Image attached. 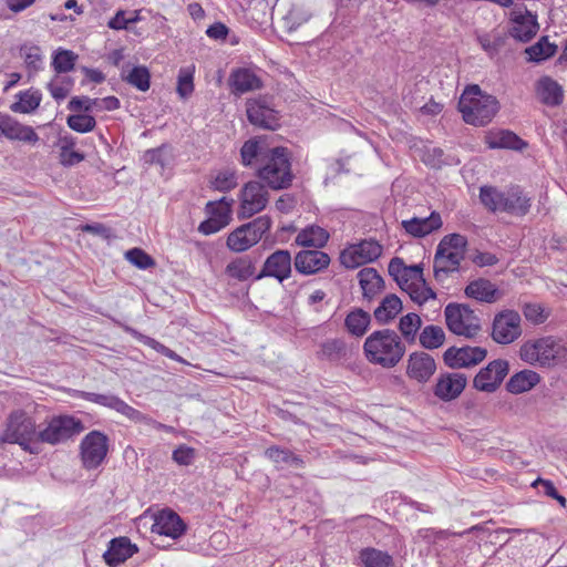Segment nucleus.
<instances>
[{
	"mask_svg": "<svg viewBox=\"0 0 567 567\" xmlns=\"http://www.w3.org/2000/svg\"><path fill=\"white\" fill-rule=\"evenodd\" d=\"M522 332V318L517 311L504 309L494 316L491 337L496 343H513Z\"/></svg>",
	"mask_w": 567,
	"mask_h": 567,
	"instance_id": "10",
	"label": "nucleus"
},
{
	"mask_svg": "<svg viewBox=\"0 0 567 567\" xmlns=\"http://www.w3.org/2000/svg\"><path fill=\"white\" fill-rule=\"evenodd\" d=\"M487 351L482 347H451L443 354L444 362L452 369L471 368L486 358Z\"/></svg>",
	"mask_w": 567,
	"mask_h": 567,
	"instance_id": "15",
	"label": "nucleus"
},
{
	"mask_svg": "<svg viewBox=\"0 0 567 567\" xmlns=\"http://www.w3.org/2000/svg\"><path fill=\"white\" fill-rule=\"evenodd\" d=\"M419 341L424 349L434 350L444 344L445 332L442 327L430 324L422 329Z\"/></svg>",
	"mask_w": 567,
	"mask_h": 567,
	"instance_id": "43",
	"label": "nucleus"
},
{
	"mask_svg": "<svg viewBox=\"0 0 567 567\" xmlns=\"http://www.w3.org/2000/svg\"><path fill=\"white\" fill-rule=\"evenodd\" d=\"M132 333L135 336V338L137 340H140L143 344L154 349L155 351H157L158 353L172 359V360H175V361H178V362H183L184 360L176 353L174 352L173 350H171L169 348L165 347L164 344L159 343L158 341H156L155 339L151 338V337H147V336H144L142 333H138L137 331L135 330H132Z\"/></svg>",
	"mask_w": 567,
	"mask_h": 567,
	"instance_id": "56",
	"label": "nucleus"
},
{
	"mask_svg": "<svg viewBox=\"0 0 567 567\" xmlns=\"http://www.w3.org/2000/svg\"><path fill=\"white\" fill-rule=\"evenodd\" d=\"M442 218L441 215L436 212H432L429 217L417 218L413 217L409 220H403L401 223L403 229L411 236L422 238L434 230H437L442 227Z\"/></svg>",
	"mask_w": 567,
	"mask_h": 567,
	"instance_id": "27",
	"label": "nucleus"
},
{
	"mask_svg": "<svg viewBox=\"0 0 567 567\" xmlns=\"http://www.w3.org/2000/svg\"><path fill=\"white\" fill-rule=\"evenodd\" d=\"M38 434L34 420L23 411H14L8 419L1 441L19 444L24 451L32 452L30 444L39 442Z\"/></svg>",
	"mask_w": 567,
	"mask_h": 567,
	"instance_id": "7",
	"label": "nucleus"
},
{
	"mask_svg": "<svg viewBox=\"0 0 567 567\" xmlns=\"http://www.w3.org/2000/svg\"><path fill=\"white\" fill-rule=\"evenodd\" d=\"M262 140L250 138L240 148V161L245 167L258 168L264 163V157L270 153Z\"/></svg>",
	"mask_w": 567,
	"mask_h": 567,
	"instance_id": "28",
	"label": "nucleus"
},
{
	"mask_svg": "<svg viewBox=\"0 0 567 567\" xmlns=\"http://www.w3.org/2000/svg\"><path fill=\"white\" fill-rule=\"evenodd\" d=\"M257 176L275 190L288 188L293 179L290 154L288 148L272 147L264 157V163L257 171Z\"/></svg>",
	"mask_w": 567,
	"mask_h": 567,
	"instance_id": "5",
	"label": "nucleus"
},
{
	"mask_svg": "<svg viewBox=\"0 0 567 567\" xmlns=\"http://www.w3.org/2000/svg\"><path fill=\"white\" fill-rule=\"evenodd\" d=\"M20 53L24 59L29 76H33L43 69V55L40 47L34 44H23Z\"/></svg>",
	"mask_w": 567,
	"mask_h": 567,
	"instance_id": "41",
	"label": "nucleus"
},
{
	"mask_svg": "<svg viewBox=\"0 0 567 567\" xmlns=\"http://www.w3.org/2000/svg\"><path fill=\"white\" fill-rule=\"evenodd\" d=\"M467 378L463 373L454 372L442 375L435 385L434 394L444 401L457 398L465 389Z\"/></svg>",
	"mask_w": 567,
	"mask_h": 567,
	"instance_id": "24",
	"label": "nucleus"
},
{
	"mask_svg": "<svg viewBox=\"0 0 567 567\" xmlns=\"http://www.w3.org/2000/svg\"><path fill=\"white\" fill-rule=\"evenodd\" d=\"M269 202L267 188L258 181H250L240 190V210L238 216L249 218L266 208Z\"/></svg>",
	"mask_w": 567,
	"mask_h": 567,
	"instance_id": "13",
	"label": "nucleus"
},
{
	"mask_svg": "<svg viewBox=\"0 0 567 567\" xmlns=\"http://www.w3.org/2000/svg\"><path fill=\"white\" fill-rule=\"evenodd\" d=\"M171 157V151L166 145H163L158 148L148 150L144 155L146 163L157 164L162 167H165L169 163Z\"/></svg>",
	"mask_w": 567,
	"mask_h": 567,
	"instance_id": "59",
	"label": "nucleus"
},
{
	"mask_svg": "<svg viewBox=\"0 0 567 567\" xmlns=\"http://www.w3.org/2000/svg\"><path fill=\"white\" fill-rule=\"evenodd\" d=\"M109 452V437L100 431H91L81 441L80 456L83 467L94 470L105 460Z\"/></svg>",
	"mask_w": 567,
	"mask_h": 567,
	"instance_id": "11",
	"label": "nucleus"
},
{
	"mask_svg": "<svg viewBox=\"0 0 567 567\" xmlns=\"http://www.w3.org/2000/svg\"><path fill=\"white\" fill-rule=\"evenodd\" d=\"M0 132L9 140H17L28 143H37L38 134L31 126L23 125L8 114L0 113Z\"/></svg>",
	"mask_w": 567,
	"mask_h": 567,
	"instance_id": "23",
	"label": "nucleus"
},
{
	"mask_svg": "<svg viewBox=\"0 0 567 567\" xmlns=\"http://www.w3.org/2000/svg\"><path fill=\"white\" fill-rule=\"evenodd\" d=\"M499 109L495 96L484 93L478 85L467 86L460 100L458 111L471 125L483 126L492 121Z\"/></svg>",
	"mask_w": 567,
	"mask_h": 567,
	"instance_id": "3",
	"label": "nucleus"
},
{
	"mask_svg": "<svg viewBox=\"0 0 567 567\" xmlns=\"http://www.w3.org/2000/svg\"><path fill=\"white\" fill-rule=\"evenodd\" d=\"M123 79L142 92L150 89L151 74L146 66H134L125 76H123Z\"/></svg>",
	"mask_w": 567,
	"mask_h": 567,
	"instance_id": "50",
	"label": "nucleus"
},
{
	"mask_svg": "<svg viewBox=\"0 0 567 567\" xmlns=\"http://www.w3.org/2000/svg\"><path fill=\"white\" fill-rule=\"evenodd\" d=\"M382 254V246L374 239H364L350 245L340 255V262L350 269L377 260Z\"/></svg>",
	"mask_w": 567,
	"mask_h": 567,
	"instance_id": "12",
	"label": "nucleus"
},
{
	"mask_svg": "<svg viewBox=\"0 0 567 567\" xmlns=\"http://www.w3.org/2000/svg\"><path fill=\"white\" fill-rule=\"evenodd\" d=\"M226 274L237 280L244 281L255 274V265L248 256L239 257L226 266Z\"/></svg>",
	"mask_w": 567,
	"mask_h": 567,
	"instance_id": "39",
	"label": "nucleus"
},
{
	"mask_svg": "<svg viewBox=\"0 0 567 567\" xmlns=\"http://www.w3.org/2000/svg\"><path fill=\"white\" fill-rule=\"evenodd\" d=\"M152 532L177 539L186 532V524L177 513L166 508L154 515Z\"/></svg>",
	"mask_w": 567,
	"mask_h": 567,
	"instance_id": "18",
	"label": "nucleus"
},
{
	"mask_svg": "<svg viewBox=\"0 0 567 567\" xmlns=\"http://www.w3.org/2000/svg\"><path fill=\"white\" fill-rule=\"evenodd\" d=\"M83 430L82 421L74 416H54L44 429L39 431L38 440L39 442L55 445L80 434Z\"/></svg>",
	"mask_w": 567,
	"mask_h": 567,
	"instance_id": "9",
	"label": "nucleus"
},
{
	"mask_svg": "<svg viewBox=\"0 0 567 567\" xmlns=\"http://www.w3.org/2000/svg\"><path fill=\"white\" fill-rule=\"evenodd\" d=\"M233 199L223 197L216 202H208L206 205V213L208 216L217 219L224 226H227L231 220V204Z\"/></svg>",
	"mask_w": 567,
	"mask_h": 567,
	"instance_id": "46",
	"label": "nucleus"
},
{
	"mask_svg": "<svg viewBox=\"0 0 567 567\" xmlns=\"http://www.w3.org/2000/svg\"><path fill=\"white\" fill-rule=\"evenodd\" d=\"M136 551V545L128 537H116L109 543L103 558L109 566L116 567L131 558Z\"/></svg>",
	"mask_w": 567,
	"mask_h": 567,
	"instance_id": "25",
	"label": "nucleus"
},
{
	"mask_svg": "<svg viewBox=\"0 0 567 567\" xmlns=\"http://www.w3.org/2000/svg\"><path fill=\"white\" fill-rule=\"evenodd\" d=\"M229 84L231 92L235 94H244L261 87L260 79L248 69L233 71L229 76Z\"/></svg>",
	"mask_w": 567,
	"mask_h": 567,
	"instance_id": "30",
	"label": "nucleus"
},
{
	"mask_svg": "<svg viewBox=\"0 0 567 567\" xmlns=\"http://www.w3.org/2000/svg\"><path fill=\"white\" fill-rule=\"evenodd\" d=\"M536 95L547 106H558L563 103L561 85L550 76H542L535 85Z\"/></svg>",
	"mask_w": 567,
	"mask_h": 567,
	"instance_id": "29",
	"label": "nucleus"
},
{
	"mask_svg": "<svg viewBox=\"0 0 567 567\" xmlns=\"http://www.w3.org/2000/svg\"><path fill=\"white\" fill-rule=\"evenodd\" d=\"M509 34L520 42H528L538 31L537 17L528 10L514 9L511 13Z\"/></svg>",
	"mask_w": 567,
	"mask_h": 567,
	"instance_id": "17",
	"label": "nucleus"
},
{
	"mask_svg": "<svg viewBox=\"0 0 567 567\" xmlns=\"http://www.w3.org/2000/svg\"><path fill=\"white\" fill-rule=\"evenodd\" d=\"M436 370V363L432 355L426 352H413L410 354L406 367L409 378L417 382H426Z\"/></svg>",
	"mask_w": 567,
	"mask_h": 567,
	"instance_id": "22",
	"label": "nucleus"
},
{
	"mask_svg": "<svg viewBox=\"0 0 567 567\" xmlns=\"http://www.w3.org/2000/svg\"><path fill=\"white\" fill-rule=\"evenodd\" d=\"M73 85L74 80L71 76L56 73L47 84V89L56 102H61L70 94Z\"/></svg>",
	"mask_w": 567,
	"mask_h": 567,
	"instance_id": "42",
	"label": "nucleus"
},
{
	"mask_svg": "<svg viewBox=\"0 0 567 567\" xmlns=\"http://www.w3.org/2000/svg\"><path fill=\"white\" fill-rule=\"evenodd\" d=\"M68 126L79 133H87L93 131L96 125V121L92 115L89 114H73L66 118Z\"/></svg>",
	"mask_w": 567,
	"mask_h": 567,
	"instance_id": "53",
	"label": "nucleus"
},
{
	"mask_svg": "<svg viewBox=\"0 0 567 567\" xmlns=\"http://www.w3.org/2000/svg\"><path fill=\"white\" fill-rule=\"evenodd\" d=\"M330 264L328 254L318 250H301L295 257V268L302 275H313L327 268Z\"/></svg>",
	"mask_w": 567,
	"mask_h": 567,
	"instance_id": "21",
	"label": "nucleus"
},
{
	"mask_svg": "<svg viewBox=\"0 0 567 567\" xmlns=\"http://www.w3.org/2000/svg\"><path fill=\"white\" fill-rule=\"evenodd\" d=\"M18 101L11 104V111L16 113H31L37 110L41 103L42 94L39 90L29 89L17 94Z\"/></svg>",
	"mask_w": 567,
	"mask_h": 567,
	"instance_id": "38",
	"label": "nucleus"
},
{
	"mask_svg": "<svg viewBox=\"0 0 567 567\" xmlns=\"http://www.w3.org/2000/svg\"><path fill=\"white\" fill-rule=\"evenodd\" d=\"M423 268L421 265L409 266L396 281L402 290H405L410 285H416L423 280Z\"/></svg>",
	"mask_w": 567,
	"mask_h": 567,
	"instance_id": "57",
	"label": "nucleus"
},
{
	"mask_svg": "<svg viewBox=\"0 0 567 567\" xmlns=\"http://www.w3.org/2000/svg\"><path fill=\"white\" fill-rule=\"evenodd\" d=\"M404 291L410 296V298L415 303L420 306L426 302L429 299H435L436 297L433 289L426 285L425 279L421 280L416 285H410V287L406 288Z\"/></svg>",
	"mask_w": 567,
	"mask_h": 567,
	"instance_id": "52",
	"label": "nucleus"
},
{
	"mask_svg": "<svg viewBox=\"0 0 567 567\" xmlns=\"http://www.w3.org/2000/svg\"><path fill=\"white\" fill-rule=\"evenodd\" d=\"M236 173L229 169L221 171L213 181V186L219 192H228L237 186Z\"/></svg>",
	"mask_w": 567,
	"mask_h": 567,
	"instance_id": "58",
	"label": "nucleus"
},
{
	"mask_svg": "<svg viewBox=\"0 0 567 567\" xmlns=\"http://www.w3.org/2000/svg\"><path fill=\"white\" fill-rule=\"evenodd\" d=\"M358 278L362 289V295L368 300H371L383 289V279L374 268L361 269L358 272Z\"/></svg>",
	"mask_w": 567,
	"mask_h": 567,
	"instance_id": "34",
	"label": "nucleus"
},
{
	"mask_svg": "<svg viewBox=\"0 0 567 567\" xmlns=\"http://www.w3.org/2000/svg\"><path fill=\"white\" fill-rule=\"evenodd\" d=\"M271 218L267 215L259 216L252 221L238 227L249 237L254 246L262 238V236L270 229Z\"/></svg>",
	"mask_w": 567,
	"mask_h": 567,
	"instance_id": "44",
	"label": "nucleus"
},
{
	"mask_svg": "<svg viewBox=\"0 0 567 567\" xmlns=\"http://www.w3.org/2000/svg\"><path fill=\"white\" fill-rule=\"evenodd\" d=\"M370 313L361 308L351 310L344 319V327L347 331L354 337L364 336L370 327Z\"/></svg>",
	"mask_w": 567,
	"mask_h": 567,
	"instance_id": "37",
	"label": "nucleus"
},
{
	"mask_svg": "<svg viewBox=\"0 0 567 567\" xmlns=\"http://www.w3.org/2000/svg\"><path fill=\"white\" fill-rule=\"evenodd\" d=\"M246 112L249 122L255 126L276 130L279 125L277 112L268 105L266 100H249Z\"/></svg>",
	"mask_w": 567,
	"mask_h": 567,
	"instance_id": "20",
	"label": "nucleus"
},
{
	"mask_svg": "<svg viewBox=\"0 0 567 567\" xmlns=\"http://www.w3.org/2000/svg\"><path fill=\"white\" fill-rule=\"evenodd\" d=\"M82 398L85 400L110 408L126 416L128 420L134 422H142L146 419V415L128 405L122 399L113 394H100L94 392H83Z\"/></svg>",
	"mask_w": 567,
	"mask_h": 567,
	"instance_id": "19",
	"label": "nucleus"
},
{
	"mask_svg": "<svg viewBox=\"0 0 567 567\" xmlns=\"http://www.w3.org/2000/svg\"><path fill=\"white\" fill-rule=\"evenodd\" d=\"M329 239V233L318 226L310 225L300 230L295 239L296 245L302 247L322 248Z\"/></svg>",
	"mask_w": 567,
	"mask_h": 567,
	"instance_id": "32",
	"label": "nucleus"
},
{
	"mask_svg": "<svg viewBox=\"0 0 567 567\" xmlns=\"http://www.w3.org/2000/svg\"><path fill=\"white\" fill-rule=\"evenodd\" d=\"M444 316L449 330L456 336L472 339L481 331V320L467 305L449 303Z\"/></svg>",
	"mask_w": 567,
	"mask_h": 567,
	"instance_id": "8",
	"label": "nucleus"
},
{
	"mask_svg": "<svg viewBox=\"0 0 567 567\" xmlns=\"http://www.w3.org/2000/svg\"><path fill=\"white\" fill-rule=\"evenodd\" d=\"M311 14L301 9L292 8L286 17L290 30L297 29L310 19Z\"/></svg>",
	"mask_w": 567,
	"mask_h": 567,
	"instance_id": "64",
	"label": "nucleus"
},
{
	"mask_svg": "<svg viewBox=\"0 0 567 567\" xmlns=\"http://www.w3.org/2000/svg\"><path fill=\"white\" fill-rule=\"evenodd\" d=\"M466 297L480 302L494 303L498 301L503 292L491 280L477 278L468 282L464 290Z\"/></svg>",
	"mask_w": 567,
	"mask_h": 567,
	"instance_id": "26",
	"label": "nucleus"
},
{
	"mask_svg": "<svg viewBox=\"0 0 567 567\" xmlns=\"http://www.w3.org/2000/svg\"><path fill=\"white\" fill-rule=\"evenodd\" d=\"M226 245L231 251L235 252L246 251L254 246L249 237H247L244 230L239 228H236L228 235Z\"/></svg>",
	"mask_w": 567,
	"mask_h": 567,
	"instance_id": "54",
	"label": "nucleus"
},
{
	"mask_svg": "<svg viewBox=\"0 0 567 567\" xmlns=\"http://www.w3.org/2000/svg\"><path fill=\"white\" fill-rule=\"evenodd\" d=\"M125 259L137 267L145 270L155 266V260L143 249L132 248L125 252Z\"/></svg>",
	"mask_w": 567,
	"mask_h": 567,
	"instance_id": "55",
	"label": "nucleus"
},
{
	"mask_svg": "<svg viewBox=\"0 0 567 567\" xmlns=\"http://www.w3.org/2000/svg\"><path fill=\"white\" fill-rule=\"evenodd\" d=\"M523 313L526 320L533 324H542L548 318V313L538 303H525L523 307Z\"/></svg>",
	"mask_w": 567,
	"mask_h": 567,
	"instance_id": "60",
	"label": "nucleus"
},
{
	"mask_svg": "<svg viewBox=\"0 0 567 567\" xmlns=\"http://www.w3.org/2000/svg\"><path fill=\"white\" fill-rule=\"evenodd\" d=\"M194 66L182 68L177 76L176 91L182 99H187L194 92Z\"/></svg>",
	"mask_w": 567,
	"mask_h": 567,
	"instance_id": "51",
	"label": "nucleus"
},
{
	"mask_svg": "<svg viewBox=\"0 0 567 567\" xmlns=\"http://www.w3.org/2000/svg\"><path fill=\"white\" fill-rule=\"evenodd\" d=\"M421 326L422 320L420 316L414 312H410L401 317L399 330L406 342L413 343L416 340L417 331Z\"/></svg>",
	"mask_w": 567,
	"mask_h": 567,
	"instance_id": "47",
	"label": "nucleus"
},
{
	"mask_svg": "<svg viewBox=\"0 0 567 567\" xmlns=\"http://www.w3.org/2000/svg\"><path fill=\"white\" fill-rule=\"evenodd\" d=\"M523 361L539 367H554L565 360L567 350L560 340L544 337L526 341L519 350Z\"/></svg>",
	"mask_w": 567,
	"mask_h": 567,
	"instance_id": "6",
	"label": "nucleus"
},
{
	"mask_svg": "<svg viewBox=\"0 0 567 567\" xmlns=\"http://www.w3.org/2000/svg\"><path fill=\"white\" fill-rule=\"evenodd\" d=\"M486 144L488 148H511L520 151L526 147V143L518 137L515 133L506 130H502L498 132H489L486 135Z\"/></svg>",
	"mask_w": 567,
	"mask_h": 567,
	"instance_id": "31",
	"label": "nucleus"
},
{
	"mask_svg": "<svg viewBox=\"0 0 567 567\" xmlns=\"http://www.w3.org/2000/svg\"><path fill=\"white\" fill-rule=\"evenodd\" d=\"M480 199L493 213L501 212L514 216L527 215L532 206V198L519 186H512L506 190L482 186Z\"/></svg>",
	"mask_w": 567,
	"mask_h": 567,
	"instance_id": "2",
	"label": "nucleus"
},
{
	"mask_svg": "<svg viewBox=\"0 0 567 567\" xmlns=\"http://www.w3.org/2000/svg\"><path fill=\"white\" fill-rule=\"evenodd\" d=\"M557 47L548 41L547 37H542L535 44L528 47L525 52L528 60L542 62L555 55Z\"/></svg>",
	"mask_w": 567,
	"mask_h": 567,
	"instance_id": "45",
	"label": "nucleus"
},
{
	"mask_svg": "<svg viewBox=\"0 0 567 567\" xmlns=\"http://www.w3.org/2000/svg\"><path fill=\"white\" fill-rule=\"evenodd\" d=\"M508 373V362L497 359L481 369L473 380V386L482 392L492 393L498 389Z\"/></svg>",
	"mask_w": 567,
	"mask_h": 567,
	"instance_id": "14",
	"label": "nucleus"
},
{
	"mask_svg": "<svg viewBox=\"0 0 567 567\" xmlns=\"http://www.w3.org/2000/svg\"><path fill=\"white\" fill-rule=\"evenodd\" d=\"M540 381V377L533 370H523L511 377L506 389L513 394H520L533 389Z\"/></svg>",
	"mask_w": 567,
	"mask_h": 567,
	"instance_id": "35",
	"label": "nucleus"
},
{
	"mask_svg": "<svg viewBox=\"0 0 567 567\" xmlns=\"http://www.w3.org/2000/svg\"><path fill=\"white\" fill-rule=\"evenodd\" d=\"M363 351L370 363L391 369L402 360L406 348L394 330L381 329L373 331L365 339Z\"/></svg>",
	"mask_w": 567,
	"mask_h": 567,
	"instance_id": "1",
	"label": "nucleus"
},
{
	"mask_svg": "<svg viewBox=\"0 0 567 567\" xmlns=\"http://www.w3.org/2000/svg\"><path fill=\"white\" fill-rule=\"evenodd\" d=\"M78 54L71 50L58 49L52 56V68L55 73H68L74 69Z\"/></svg>",
	"mask_w": 567,
	"mask_h": 567,
	"instance_id": "48",
	"label": "nucleus"
},
{
	"mask_svg": "<svg viewBox=\"0 0 567 567\" xmlns=\"http://www.w3.org/2000/svg\"><path fill=\"white\" fill-rule=\"evenodd\" d=\"M265 455L270 461L277 464L286 463L295 465L296 467H301L303 465V461L298 455H295L289 450L281 449L280 446L277 445L269 446L265 451Z\"/></svg>",
	"mask_w": 567,
	"mask_h": 567,
	"instance_id": "49",
	"label": "nucleus"
},
{
	"mask_svg": "<svg viewBox=\"0 0 567 567\" xmlns=\"http://www.w3.org/2000/svg\"><path fill=\"white\" fill-rule=\"evenodd\" d=\"M68 109L73 112L84 110L90 112L97 110L96 99H90L89 96H74L70 100Z\"/></svg>",
	"mask_w": 567,
	"mask_h": 567,
	"instance_id": "62",
	"label": "nucleus"
},
{
	"mask_svg": "<svg viewBox=\"0 0 567 567\" xmlns=\"http://www.w3.org/2000/svg\"><path fill=\"white\" fill-rule=\"evenodd\" d=\"M291 262L290 252L286 249H278L267 257L256 279L272 277L282 282L291 276Z\"/></svg>",
	"mask_w": 567,
	"mask_h": 567,
	"instance_id": "16",
	"label": "nucleus"
},
{
	"mask_svg": "<svg viewBox=\"0 0 567 567\" xmlns=\"http://www.w3.org/2000/svg\"><path fill=\"white\" fill-rule=\"evenodd\" d=\"M466 247L467 239L461 234H450L440 240L433 259L436 281L443 282L460 270L461 262L465 258Z\"/></svg>",
	"mask_w": 567,
	"mask_h": 567,
	"instance_id": "4",
	"label": "nucleus"
},
{
	"mask_svg": "<svg viewBox=\"0 0 567 567\" xmlns=\"http://www.w3.org/2000/svg\"><path fill=\"white\" fill-rule=\"evenodd\" d=\"M74 143L71 145H62L60 152V162L64 166H73L84 159V155L73 151Z\"/></svg>",
	"mask_w": 567,
	"mask_h": 567,
	"instance_id": "61",
	"label": "nucleus"
},
{
	"mask_svg": "<svg viewBox=\"0 0 567 567\" xmlns=\"http://www.w3.org/2000/svg\"><path fill=\"white\" fill-rule=\"evenodd\" d=\"M403 309L402 301L396 295L385 296L375 308L373 316L380 324L392 321Z\"/></svg>",
	"mask_w": 567,
	"mask_h": 567,
	"instance_id": "33",
	"label": "nucleus"
},
{
	"mask_svg": "<svg viewBox=\"0 0 567 567\" xmlns=\"http://www.w3.org/2000/svg\"><path fill=\"white\" fill-rule=\"evenodd\" d=\"M360 560L363 567H393L391 555L371 547L360 551Z\"/></svg>",
	"mask_w": 567,
	"mask_h": 567,
	"instance_id": "40",
	"label": "nucleus"
},
{
	"mask_svg": "<svg viewBox=\"0 0 567 567\" xmlns=\"http://www.w3.org/2000/svg\"><path fill=\"white\" fill-rule=\"evenodd\" d=\"M350 350L347 342L341 338L328 339L321 343L319 358L340 362L349 358Z\"/></svg>",
	"mask_w": 567,
	"mask_h": 567,
	"instance_id": "36",
	"label": "nucleus"
},
{
	"mask_svg": "<svg viewBox=\"0 0 567 567\" xmlns=\"http://www.w3.org/2000/svg\"><path fill=\"white\" fill-rule=\"evenodd\" d=\"M172 458L178 465H190L195 458V450L186 445H179L173 451Z\"/></svg>",
	"mask_w": 567,
	"mask_h": 567,
	"instance_id": "63",
	"label": "nucleus"
}]
</instances>
